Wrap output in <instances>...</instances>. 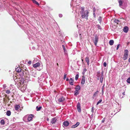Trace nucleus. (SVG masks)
<instances>
[{
    "mask_svg": "<svg viewBox=\"0 0 130 130\" xmlns=\"http://www.w3.org/2000/svg\"><path fill=\"white\" fill-rule=\"evenodd\" d=\"M33 1V2L34 3L36 4L37 5H39V3L36 1L35 0H32Z\"/></svg>",
    "mask_w": 130,
    "mask_h": 130,
    "instance_id": "c85d7f7f",
    "label": "nucleus"
},
{
    "mask_svg": "<svg viewBox=\"0 0 130 130\" xmlns=\"http://www.w3.org/2000/svg\"><path fill=\"white\" fill-rule=\"evenodd\" d=\"M85 11H84V8L83 7H81V10L80 12V13L84 12Z\"/></svg>",
    "mask_w": 130,
    "mask_h": 130,
    "instance_id": "473e14b6",
    "label": "nucleus"
},
{
    "mask_svg": "<svg viewBox=\"0 0 130 130\" xmlns=\"http://www.w3.org/2000/svg\"><path fill=\"white\" fill-rule=\"evenodd\" d=\"M65 98L63 96H61L58 99V102H62L65 101Z\"/></svg>",
    "mask_w": 130,
    "mask_h": 130,
    "instance_id": "39448f33",
    "label": "nucleus"
},
{
    "mask_svg": "<svg viewBox=\"0 0 130 130\" xmlns=\"http://www.w3.org/2000/svg\"><path fill=\"white\" fill-rule=\"evenodd\" d=\"M67 74L65 73H64V78L63 79H65L66 77L67 76Z\"/></svg>",
    "mask_w": 130,
    "mask_h": 130,
    "instance_id": "79ce46f5",
    "label": "nucleus"
},
{
    "mask_svg": "<svg viewBox=\"0 0 130 130\" xmlns=\"http://www.w3.org/2000/svg\"><path fill=\"white\" fill-rule=\"evenodd\" d=\"M77 109L78 111L80 112L81 111V108L80 104L79 102H78L77 106Z\"/></svg>",
    "mask_w": 130,
    "mask_h": 130,
    "instance_id": "0eeeda50",
    "label": "nucleus"
},
{
    "mask_svg": "<svg viewBox=\"0 0 130 130\" xmlns=\"http://www.w3.org/2000/svg\"><path fill=\"white\" fill-rule=\"evenodd\" d=\"M75 90L74 92V95L76 96L77 95L79 94L78 90Z\"/></svg>",
    "mask_w": 130,
    "mask_h": 130,
    "instance_id": "a878e982",
    "label": "nucleus"
},
{
    "mask_svg": "<svg viewBox=\"0 0 130 130\" xmlns=\"http://www.w3.org/2000/svg\"><path fill=\"white\" fill-rule=\"evenodd\" d=\"M128 50H125L124 51V54L123 58L124 60H126L128 56Z\"/></svg>",
    "mask_w": 130,
    "mask_h": 130,
    "instance_id": "7ed1b4c3",
    "label": "nucleus"
},
{
    "mask_svg": "<svg viewBox=\"0 0 130 130\" xmlns=\"http://www.w3.org/2000/svg\"><path fill=\"white\" fill-rule=\"evenodd\" d=\"M40 64L38 62L33 65V66L34 68H37L39 66Z\"/></svg>",
    "mask_w": 130,
    "mask_h": 130,
    "instance_id": "dca6fc26",
    "label": "nucleus"
},
{
    "mask_svg": "<svg viewBox=\"0 0 130 130\" xmlns=\"http://www.w3.org/2000/svg\"><path fill=\"white\" fill-rule=\"evenodd\" d=\"M66 80L67 81H68L69 80V78H66Z\"/></svg>",
    "mask_w": 130,
    "mask_h": 130,
    "instance_id": "6e6d98bb",
    "label": "nucleus"
},
{
    "mask_svg": "<svg viewBox=\"0 0 130 130\" xmlns=\"http://www.w3.org/2000/svg\"><path fill=\"white\" fill-rule=\"evenodd\" d=\"M89 12L87 10H86L84 12H82L80 13L81 14V17L83 19H85L87 20L88 19V14Z\"/></svg>",
    "mask_w": 130,
    "mask_h": 130,
    "instance_id": "f03ea898",
    "label": "nucleus"
},
{
    "mask_svg": "<svg viewBox=\"0 0 130 130\" xmlns=\"http://www.w3.org/2000/svg\"><path fill=\"white\" fill-rule=\"evenodd\" d=\"M105 118H104L103 119V120L102 121V123H104V122L105 121Z\"/></svg>",
    "mask_w": 130,
    "mask_h": 130,
    "instance_id": "49530a36",
    "label": "nucleus"
},
{
    "mask_svg": "<svg viewBox=\"0 0 130 130\" xmlns=\"http://www.w3.org/2000/svg\"><path fill=\"white\" fill-rule=\"evenodd\" d=\"M102 75L101 76V77L100 78V82L101 83H102L103 80L104 78V75L103 74V73H102Z\"/></svg>",
    "mask_w": 130,
    "mask_h": 130,
    "instance_id": "a211bd4d",
    "label": "nucleus"
},
{
    "mask_svg": "<svg viewBox=\"0 0 130 130\" xmlns=\"http://www.w3.org/2000/svg\"><path fill=\"white\" fill-rule=\"evenodd\" d=\"M22 92H25V90H21Z\"/></svg>",
    "mask_w": 130,
    "mask_h": 130,
    "instance_id": "864d4df0",
    "label": "nucleus"
},
{
    "mask_svg": "<svg viewBox=\"0 0 130 130\" xmlns=\"http://www.w3.org/2000/svg\"><path fill=\"white\" fill-rule=\"evenodd\" d=\"M22 70V69H21L20 67H18L16 68L15 71L18 73H19L20 72H21V71Z\"/></svg>",
    "mask_w": 130,
    "mask_h": 130,
    "instance_id": "f3484780",
    "label": "nucleus"
},
{
    "mask_svg": "<svg viewBox=\"0 0 130 130\" xmlns=\"http://www.w3.org/2000/svg\"><path fill=\"white\" fill-rule=\"evenodd\" d=\"M10 92L9 90H6V93L7 94H9Z\"/></svg>",
    "mask_w": 130,
    "mask_h": 130,
    "instance_id": "ea45409f",
    "label": "nucleus"
},
{
    "mask_svg": "<svg viewBox=\"0 0 130 130\" xmlns=\"http://www.w3.org/2000/svg\"><path fill=\"white\" fill-rule=\"evenodd\" d=\"M98 37L96 35L95 36V39H94L93 40V42L95 45H97V43L98 41Z\"/></svg>",
    "mask_w": 130,
    "mask_h": 130,
    "instance_id": "423d86ee",
    "label": "nucleus"
},
{
    "mask_svg": "<svg viewBox=\"0 0 130 130\" xmlns=\"http://www.w3.org/2000/svg\"><path fill=\"white\" fill-rule=\"evenodd\" d=\"M79 124V122H77L75 124L72 126L71 127L73 128H75L77 127Z\"/></svg>",
    "mask_w": 130,
    "mask_h": 130,
    "instance_id": "4468645a",
    "label": "nucleus"
},
{
    "mask_svg": "<svg viewBox=\"0 0 130 130\" xmlns=\"http://www.w3.org/2000/svg\"><path fill=\"white\" fill-rule=\"evenodd\" d=\"M93 15H94V16L95 17V13L94 12L93 13Z\"/></svg>",
    "mask_w": 130,
    "mask_h": 130,
    "instance_id": "bf43d9fd",
    "label": "nucleus"
},
{
    "mask_svg": "<svg viewBox=\"0 0 130 130\" xmlns=\"http://www.w3.org/2000/svg\"><path fill=\"white\" fill-rule=\"evenodd\" d=\"M97 26H98V29H101V27L99 25H97Z\"/></svg>",
    "mask_w": 130,
    "mask_h": 130,
    "instance_id": "8fccbe9b",
    "label": "nucleus"
},
{
    "mask_svg": "<svg viewBox=\"0 0 130 130\" xmlns=\"http://www.w3.org/2000/svg\"><path fill=\"white\" fill-rule=\"evenodd\" d=\"M87 71V70L86 69V68H84V69L82 73V74L84 75H84L85 73Z\"/></svg>",
    "mask_w": 130,
    "mask_h": 130,
    "instance_id": "cd10ccee",
    "label": "nucleus"
},
{
    "mask_svg": "<svg viewBox=\"0 0 130 130\" xmlns=\"http://www.w3.org/2000/svg\"><path fill=\"white\" fill-rule=\"evenodd\" d=\"M114 21V22L116 23L117 24H119V23L120 22V21L119 20L115 19Z\"/></svg>",
    "mask_w": 130,
    "mask_h": 130,
    "instance_id": "393cba45",
    "label": "nucleus"
},
{
    "mask_svg": "<svg viewBox=\"0 0 130 130\" xmlns=\"http://www.w3.org/2000/svg\"><path fill=\"white\" fill-rule=\"evenodd\" d=\"M102 100L101 99L98 102L96 103V105H98L99 103H101L102 101Z\"/></svg>",
    "mask_w": 130,
    "mask_h": 130,
    "instance_id": "58836bf2",
    "label": "nucleus"
},
{
    "mask_svg": "<svg viewBox=\"0 0 130 130\" xmlns=\"http://www.w3.org/2000/svg\"><path fill=\"white\" fill-rule=\"evenodd\" d=\"M80 36V39L81 40H82V36H81V34H80V35H79Z\"/></svg>",
    "mask_w": 130,
    "mask_h": 130,
    "instance_id": "603ef678",
    "label": "nucleus"
},
{
    "mask_svg": "<svg viewBox=\"0 0 130 130\" xmlns=\"http://www.w3.org/2000/svg\"><path fill=\"white\" fill-rule=\"evenodd\" d=\"M104 90H102V94H103L104 93Z\"/></svg>",
    "mask_w": 130,
    "mask_h": 130,
    "instance_id": "4d7b16f0",
    "label": "nucleus"
},
{
    "mask_svg": "<svg viewBox=\"0 0 130 130\" xmlns=\"http://www.w3.org/2000/svg\"><path fill=\"white\" fill-rule=\"evenodd\" d=\"M24 70V71L25 74H26L27 73H28V71L27 70V68H23V69Z\"/></svg>",
    "mask_w": 130,
    "mask_h": 130,
    "instance_id": "c756f323",
    "label": "nucleus"
},
{
    "mask_svg": "<svg viewBox=\"0 0 130 130\" xmlns=\"http://www.w3.org/2000/svg\"><path fill=\"white\" fill-rule=\"evenodd\" d=\"M93 113H92V114L91 115V118H92L93 117Z\"/></svg>",
    "mask_w": 130,
    "mask_h": 130,
    "instance_id": "5fc2aeb1",
    "label": "nucleus"
},
{
    "mask_svg": "<svg viewBox=\"0 0 130 130\" xmlns=\"http://www.w3.org/2000/svg\"><path fill=\"white\" fill-rule=\"evenodd\" d=\"M79 75L78 74H77L75 77V79L76 80H77L79 77Z\"/></svg>",
    "mask_w": 130,
    "mask_h": 130,
    "instance_id": "c9c22d12",
    "label": "nucleus"
},
{
    "mask_svg": "<svg viewBox=\"0 0 130 130\" xmlns=\"http://www.w3.org/2000/svg\"><path fill=\"white\" fill-rule=\"evenodd\" d=\"M31 61H30L28 62V63L29 64H30L31 63Z\"/></svg>",
    "mask_w": 130,
    "mask_h": 130,
    "instance_id": "de8ad7c7",
    "label": "nucleus"
},
{
    "mask_svg": "<svg viewBox=\"0 0 130 130\" xmlns=\"http://www.w3.org/2000/svg\"><path fill=\"white\" fill-rule=\"evenodd\" d=\"M75 88V89H80V87L79 86L77 85L76 86Z\"/></svg>",
    "mask_w": 130,
    "mask_h": 130,
    "instance_id": "f704fd0d",
    "label": "nucleus"
},
{
    "mask_svg": "<svg viewBox=\"0 0 130 130\" xmlns=\"http://www.w3.org/2000/svg\"><path fill=\"white\" fill-rule=\"evenodd\" d=\"M123 31L125 32H127L128 30V28L127 26H125L123 28Z\"/></svg>",
    "mask_w": 130,
    "mask_h": 130,
    "instance_id": "412c9836",
    "label": "nucleus"
},
{
    "mask_svg": "<svg viewBox=\"0 0 130 130\" xmlns=\"http://www.w3.org/2000/svg\"><path fill=\"white\" fill-rule=\"evenodd\" d=\"M34 115L33 114H30L28 115V118L27 120L28 121L30 122L31 121L32 119V118L34 117Z\"/></svg>",
    "mask_w": 130,
    "mask_h": 130,
    "instance_id": "20e7f679",
    "label": "nucleus"
},
{
    "mask_svg": "<svg viewBox=\"0 0 130 130\" xmlns=\"http://www.w3.org/2000/svg\"><path fill=\"white\" fill-rule=\"evenodd\" d=\"M109 43L110 45H112L114 43V41L113 40H111L109 41Z\"/></svg>",
    "mask_w": 130,
    "mask_h": 130,
    "instance_id": "b1692460",
    "label": "nucleus"
},
{
    "mask_svg": "<svg viewBox=\"0 0 130 130\" xmlns=\"http://www.w3.org/2000/svg\"><path fill=\"white\" fill-rule=\"evenodd\" d=\"M42 107L41 106H37L36 107V110L37 111H40L42 108Z\"/></svg>",
    "mask_w": 130,
    "mask_h": 130,
    "instance_id": "5701e85b",
    "label": "nucleus"
},
{
    "mask_svg": "<svg viewBox=\"0 0 130 130\" xmlns=\"http://www.w3.org/2000/svg\"><path fill=\"white\" fill-rule=\"evenodd\" d=\"M85 77L84 76H82V78L81 80V84L83 85L85 84Z\"/></svg>",
    "mask_w": 130,
    "mask_h": 130,
    "instance_id": "9b49d317",
    "label": "nucleus"
},
{
    "mask_svg": "<svg viewBox=\"0 0 130 130\" xmlns=\"http://www.w3.org/2000/svg\"><path fill=\"white\" fill-rule=\"evenodd\" d=\"M119 4V6L120 7L122 6L123 4V2L121 0H119L118 1Z\"/></svg>",
    "mask_w": 130,
    "mask_h": 130,
    "instance_id": "4be33fe9",
    "label": "nucleus"
},
{
    "mask_svg": "<svg viewBox=\"0 0 130 130\" xmlns=\"http://www.w3.org/2000/svg\"><path fill=\"white\" fill-rule=\"evenodd\" d=\"M2 124H4L5 123V122L3 120H2L0 122Z\"/></svg>",
    "mask_w": 130,
    "mask_h": 130,
    "instance_id": "72a5a7b5",
    "label": "nucleus"
},
{
    "mask_svg": "<svg viewBox=\"0 0 130 130\" xmlns=\"http://www.w3.org/2000/svg\"><path fill=\"white\" fill-rule=\"evenodd\" d=\"M99 78H98V80H99Z\"/></svg>",
    "mask_w": 130,
    "mask_h": 130,
    "instance_id": "338daca9",
    "label": "nucleus"
},
{
    "mask_svg": "<svg viewBox=\"0 0 130 130\" xmlns=\"http://www.w3.org/2000/svg\"><path fill=\"white\" fill-rule=\"evenodd\" d=\"M94 107H92L91 111V112H92V113H93V111H94Z\"/></svg>",
    "mask_w": 130,
    "mask_h": 130,
    "instance_id": "c03bdc74",
    "label": "nucleus"
},
{
    "mask_svg": "<svg viewBox=\"0 0 130 130\" xmlns=\"http://www.w3.org/2000/svg\"><path fill=\"white\" fill-rule=\"evenodd\" d=\"M99 92V91H97L96 92H95V93H94L93 96L94 97H95L96 96L97 94L98 93V92Z\"/></svg>",
    "mask_w": 130,
    "mask_h": 130,
    "instance_id": "e433bc0d",
    "label": "nucleus"
},
{
    "mask_svg": "<svg viewBox=\"0 0 130 130\" xmlns=\"http://www.w3.org/2000/svg\"><path fill=\"white\" fill-rule=\"evenodd\" d=\"M46 120L47 121H49V118H47V119H46Z\"/></svg>",
    "mask_w": 130,
    "mask_h": 130,
    "instance_id": "13d9d810",
    "label": "nucleus"
},
{
    "mask_svg": "<svg viewBox=\"0 0 130 130\" xmlns=\"http://www.w3.org/2000/svg\"><path fill=\"white\" fill-rule=\"evenodd\" d=\"M120 45V44H118L117 46V48H116V49L117 50L119 48V45Z\"/></svg>",
    "mask_w": 130,
    "mask_h": 130,
    "instance_id": "09e8293b",
    "label": "nucleus"
},
{
    "mask_svg": "<svg viewBox=\"0 0 130 130\" xmlns=\"http://www.w3.org/2000/svg\"><path fill=\"white\" fill-rule=\"evenodd\" d=\"M82 61H83V60L82 59Z\"/></svg>",
    "mask_w": 130,
    "mask_h": 130,
    "instance_id": "e2e57ef3",
    "label": "nucleus"
},
{
    "mask_svg": "<svg viewBox=\"0 0 130 130\" xmlns=\"http://www.w3.org/2000/svg\"><path fill=\"white\" fill-rule=\"evenodd\" d=\"M85 60L87 62V64L88 65H89V57H86L85 58Z\"/></svg>",
    "mask_w": 130,
    "mask_h": 130,
    "instance_id": "6ab92c4d",
    "label": "nucleus"
},
{
    "mask_svg": "<svg viewBox=\"0 0 130 130\" xmlns=\"http://www.w3.org/2000/svg\"><path fill=\"white\" fill-rule=\"evenodd\" d=\"M22 86V87H23V86Z\"/></svg>",
    "mask_w": 130,
    "mask_h": 130,
    "instance_id": "774afa93",
    "label": "nucleus"
},
{
    "mask_svg": "<svg viewBox=\"0 0 130 130\" xmlns=\"http://www.w3.org/2000/svg\"><path fill=\"white\" fill-rule=\"evenodd\" d=\"M11 114V111H7L6 112V115L8 116H10Z\"/></svg>",
    "mask_w": 130,
    "mask_h": 130,
    "instance_id": "bb28decb",
    "label": "nucleus"
},
{
    "mask_svg": "<svg viewBox=\"0 0 130 130\" xmlns=\"http://www.w3.org/2000/svg\"><path fill=\"white\" fill-rule=\"evenodd\" d=\"M3 88L4 89H7L8 88L7 87V86H6V84H4L3 85Z\"/></svg>",
    "mask_w": 130,
    "mask_h": 130,
    "instance_id": "2f4dec72",
    "label": "nucleus"
},
{
    "mask_svg": "<svg viewBox=\"0 0 130 130\" xmlns=\"http://www.w3.org/2000/svg\"><path fill=\"white\" fill-rule=\"evenodd\" d=\"M62 47H63V50H64V52H65L66 49H65V46L64 45H62Z\"/></svg>",
    "mask_w": 130,
    "mask_h": 130,
    "instance_id": "a19ab883",
    "label": "nucleus"
},
{
    "mask_svg": "<svg viewBox=\"0 0 130 130\" xmlns=\"http://www.w3.org/2000/svg\"><path fill=\"white\" fill-rule=\"evenodd\" d=\"M121 108L120 107V109H119V110H118V112H119V111H120V110H121Z\"/></svg>",
    "mask_w": 130,
    "mask_h": 130,
    "instance_id": "052dcab7",
    "label": "nucleus"
},
{
    "mask_svg": "<svg viewBox=\"0 0 130 130\" xmlns=\"http://www.w3.org/2000/svg\"><path fill=\"white\" fill-rule=\"evenodd\" d=\"M57 65L58 66H59V64L58 63H57Z\"/></svg>",
    "mask_w": 130,
    "mask_h": 130,
    "instance_id": "680f3d73",
    "label": "nucleus"
},
{
    "mask_svg": "<svg viewBox=\"0 0 130 130\" xmlns=\"http://www.w3.org/2000/svg\"><path fill=\"white\" fill-rule=\"evenodd\" d=\"M126 81L127 83L130 84V77L128 78L127 79Z\"/></svg>",
    "mask_w": 130,
    "mask_h": 130,
    "instance_id": "4c0bfd02",
    "label": "nucleus"
},
{
    "mask_svg": "<svg viewBox=\"0 0 130 130\" xmlns=\"http://www.w3.org/2000/svg\"><path fill=\"white\" fill-rule=\"evenodd\" d=\"M59 16L60 17H62V15L61 14H60L59 15Z\"/></svg>",
    "mask_w": 130,
    "mask_h": 130,
    "instance_id": "3c124183",
    "label": "nucleus"
},
{
    "mask_svg": "<svg viewBox=\"0 0 130 130\" xmlns=\"http://www.w3.org/2000/svg\"><path fill=\"white\" fill-rule=\"evenodd\" d=\"M54 92H56V91L55 90H54Z\"/></svg>",
    "mask_w": 130,
    "mask_h": 130,
    "instance_id": "0e129e2a",
    "label": "nucleus"
},
{
    "mask_svg": "<svg viewBox=\"0 0 130 130\" xmlns=\"http://www.w3.org/2000/svg\"><path fill=\"white\" fill-rule=\"evenodd\" d=\"M20 107V106L19 105H16L15 106L14 108L15 110H17L19 109Z\"/></svg>",
    "mask_w": 130,
    "mask_h": 130,
    "instance_id": "aec40b11",
    "label": "nucleus"
},
{
    "mask_svg": "<svg viewBox=\"0 0 130 130\" xmlns=\"http://www.w3.org/2000/svg\"><path fill=\"white\" fill-rule=\"evenodd\" d=\"M74 82V80L72 78H70L69 82V84L71 85H73Z\"/></svg>",
    "mask_w": 130,
    "mask_h": 130,
    "instance_id": "ddd939ff",
    "label": "nucleus"
},
{
    "mask_svg": "<svg viewBox=\"0 0 130 130\" xmlns=\"http://www.w3.org/2000/svg\"><path fill=\"white\" fill-rule=\"evenodd\" d=\"M125 92H122L120 91L119 93V95L120 98H123V96L125 95Z\"/></svg>",
    "mask_w": 130,
    "mask_h": 130,
    "instance_id": "6e6552de",
    "label": "nucleus"
},
{
    "mask_svg": "<svg viewBox=\"0 0 130 130\" xmlns=\"http://www.w3.org/2000/svg\"><path fill=\"white\" fill-rule=\"evenodd\" d=\"M31 75L34 77L37 76L36 72L35 71H32L31 72Z\"/></svg>",
    "mask_w": 130,
    "mask_h": 130,
    "instance_id": "2eb2a0df",
    "label": "nucleus"
},
{
    "mask_svg": "<svg viewBox=\"0 0 130 130\" xmlns=\"http://www.w3.org/2000/svg\"><path fill=\"white\" fill-rule=\"evenodd\" d=\"M57 119L56 117H54L51 119V123L52 124H55L56 122Z\"/></svg>",
    "mask_w": 130,
    "mask_h": 130,
    "instance_id": "1a4fd4ad",
    "label": "nucleus"
},
{
    "mask_svg": "<svg viewBox=\"0 0 130 130\" xmlns=\"http://www.w3.org/2000/svg\"><path fill=\"white\" fill-rule=\"evenodd\" d=\"M106 65H107V64H106V62H104L103 63V66L104 67H106Z\"/></svg>",
    "mask_w": 130,
    "mask_h": 130,
    "instance_id": "37998d69",
    "label": "nucleus"
},
{
    "mask_svg": "<svg viewBox=\"0 0 130 130\" xmlns=\"http://www.w3.org/2000/svg\"><path fill=\"white\" fill-rule=\"evenodd\" d=\"M117 108H116V110H117Z\"/></svg>",
    "mask_w": 130,
    "mask_h": 130,
    "instance_id": "69168bd1",
    "label": "nucleus"
},
{
    "mask_svg": "<svg viewBox=\"0 0 130 130\" xmlns=\"http://www.w3.org/2000/svg\"><path fill=\"white\" fill-rule=\"evenodd\" d=\"M18 76L16 74L14 75L13 77L14 81L17 82L20 85H22L24 84V78H18Z\"/></svg>",
    "mask_w": 130,
    "mask_h": 130,
    "instance_id": "f257e3e1",
    "label": "nucleus"
},
{
    "mask_svg": "<svg viewBox=\"0 0 130 130\" xmlns=\"http://www.w3.org/2000/svg\"><path fill=\"white\" fill-rule=\"evenodd\" d=\"M63 124L64 126L67 127L69 125V123L68 121H66L63 122Z\"/></svg>",
    "mask_w": 130,
    "mask_h": 130,
    "instance_id": "f8f14e48",
    "label": "nucleus"
},
{
    "mask_svg": "<svg viewBox=\"0 0 130 130\" xmlns=\"http://www.w3.org/2000/svg\"><path fill=\"white\" fill-rule=\"evenodd\" d=\"M102 18L101 17H100L98 18V20L100 24H101V22L102 21Z\"/></svg>",
    "mask_w": 130,
    "mask_h": 130,
    "instance_id": "7c9ffc66",
    "label": "nucleus"
},
{
    "mask_svg": "<svg viewBox=\"0 0 130 130\" xmlns=\"http://www.w3.org/2000/svg\"><path fill=\"white\" fill-rule=\"evenodd\" d=\"M19 75L21 77H23V76L24 75L25 72L24 71V70L23 69H22L21 71L19 73Z\"/></svg>",
    "mask_w": 130,
    "mask_h": 130,
    "instance_id": "9d476101",
    "label": "nucleus"
},
{
    "mask_svg": "<svg viewBox=\"0 0 130 130\" xmlns=\"http://www.w3.org/2000/svg\"><path fill=\"white\" fill-rule=\"evenodd\" d=\"M100 73H97V76L98 77H100Z\"/></svg>",
    "mask_w": 130,
    "mask_h": 130,
    "instance_id": "a18cd8bd",
    "label": "nucleus"
}]
</instances>
